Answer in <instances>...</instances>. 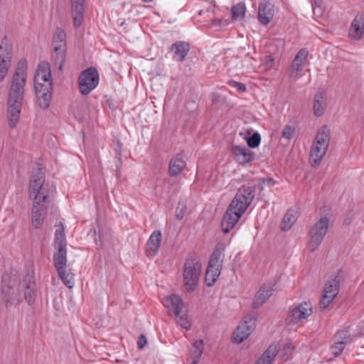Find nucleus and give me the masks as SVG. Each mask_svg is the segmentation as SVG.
I'll use <instances>...</instances> for the list:
<instances>
[{"label": "nucleus", "mask_w": 364, "mask_h": 364, "mask_svg": "<svg viewBox=\"0 0 364 364\" xmlns=\"http://www.w3.org/2000/svg\"><path fill=\"white\" fill-rule=\"evenodd\" d=\"M53 193L54 188L48 183H45V176L41 168H33L28 186V196L33 200L31 208V225L33 228H40L43 225Z\"/></svg>", "instance_id": "obj_1"}, {"label": "nucleus", "mask_w": 364, "mask_h": 364, "mask_svg": "<svg viewBox=\"0 0 364 364\" xmlns=\"http://www.w3.org/2000/svg\"><path fill=\"white\" fill-rule=\"evenodd\" d=\"M255 191V186L243 185L240 188L223 217L221 228L224 233H228L235 226L252 203Z\"/></svg>", "instance_id": "obj_2"}, {"label": "nucleus", "mask_w": 364, "mask_h": 364, "mask_svg": "<svg viewBox=\"0 0 364 364\" xmlns=\"http://www.w3.org/2000/svg\"><path fill=\"white\" fill-rule=\"evenodd\" d=\"M55 248L57 250L53 255L54 266L58 272L59 278L63 284L71 289L75 284L74 274L72 272H67V250L65 229L60 222L55 232Z\"/></svg>", "instance_id": "obj_3"}, {"label": "nucleus", "mask_w": 364, "mask_h": 364, "mask_svg": "<svg viewBox=\"0 0 364 364\" xmlns=\"http://www.w3.org/2000/svg\"><path fill=\"white\" fill-rule=\"evenodd\" d=\"M329 141L330 130L326 126H323L318 130L310 151L309 163L312 166L320 164L328 149Z\"/></svg>", "instance_id": "obj_4"}, {"label": "nucleus", "mask_w": 364, "mask_h": 364, "mask_svg": "<svg viewBox=\"0 0 364 364\" xmlns=\"http://www.w3.org/2000/svg\"><path fill=\"white\" fill-rule=\"evenodd\" d=\"M202 270L201 263L192 257H188L183 270V282L186 290L194 291L198 287Z\"/></svg>", "instance_id": "obj_5"}, {"label": "nucleus", "mask_w": 364, "mask_h": 364, "mask_svg": "<svg viewBox=\"0 0 364 364\" xmlns=\"http://www.w3.org/2000/svg\"><path fill=\"white\" fill-rule=\"evenodd\" d=\"M26 78L27 61L25 59H21L12 77L8 96L23 98Z\"/></svg>", "instance_id": "obj_6"}, {"label": "nucleus", "mask_w": 364, "mask_h": 364, "mask_svg": "<svg viewBox=\"0 0 364 364\" xmlns=\"http://www.w3.org/2000/svg\"><path fill=\"white\" fill-rule=\"evenodd\" d=\"M16 284L14 275L4 274L2 276L1 301L7 309L12 305L19 304L21 301L20 292L18 289H15Z\"/></svg>", "instance_id": "obj_7"}, {"label": "nucleus", "mask_w": 364, "mask_h": 364, "mask_svg": "<svg viewBox=\"0 0 364 364\" xmlns=\"http://www.w3.org/2000/svg\"><path fill=\"white\" fill-rule=\"evenodd\" d=\"M329 228V219L321 217L310 229L308 236V247L311 252L316 251L322 243Z\"/></svg>", "instance_id": "obj_8"}, {"label": "nucleus", "mask_w": 364, "mask_h": 364, "mask_svg": "<svg viewBox=\"0 0 364 364\" xmlns=\"http://www.w3.org/2000/svg\"><path fill=\"white\" fill-rule=\"evenodd\" d=\"M99 83V73L96 68L89 67L82 71L78 78L80 92L83 95L91 92Z\"/></svg>", "instance_id": "obj_9"}, {"label": "nucleus", "mask_w": 364, "mask_h": 364, "mask_svg": "<svg viewBox=\"0 0 364 364\" xmlns=\"http://www.w3.org/2000/svg\"><path fill=\"white\" fill-rule=\"evenodd\" d=\"M12 48L6 36H4L0 44V82L3 81L8 73L11 63Z\"/></svg>", "instance_id": "obj_10"}, {"label": "nucleus", "mask_w": 364, "mask_h": 364, "mask_svg": "<svg viewBox=\"0 0 364 364\" xmlns=\"http://www.w3.org/2000/svg\"><path fill=\"white\" fill-rule=\"evenodd\" d=\"M23 98H15L8 96V124L11 128L16 127L18 122L19 116L23 106Z\"/></svg>", "instance_id": "obj_11"}, {"label": "nucleus", "mask_w": 364, "mask_h": 364, "mask_svg": "<svg viewBox=\"0 0 364 364\" xmlns=\"http://www.w3.org/2000/svg\"><path fill=\"white\" fill-rule=\"evenodd\" d=\"M255 328V319L252 318H245L232 334V341L235 343H240L248 338Z\"/></svg>", "instance_id": "obj_12"}, {"label": "nucleus", "mask_w": 364, "mask_h": 364, "mask_svg": "<svg viewBox=\"0 0 364 364\" xmlns=\"http://www.w3.org/2000/svg\"><path fill=\"white\" fill-rule=\"evenodd\" d=\"M33 81L34 87L38 85L46 87L50 83L53 87V78L51 75L50 65L49 63L42 61L38 64Z\"/></svg>", "instance_id": "obj_13"}, {"label": "nucleus", "mask_w": 364, "mask_h": 364, "mask_svg": "<svg viewBox=\"0 0 364 364\" xmlns=\"http://www.w3.org/2000/svg\"><path fill=\"white\" fill-rule=\"evenodd\" d=\"M312 314L310 303L304 302L292 309L288 314L287 321L289 324L296 323Z\"/></svg>", "instance_id": "obj_14"}, {"label": "nucleus", "mask_w": 364, "mask_h": 364, "mask_svg": "<svg viewBox=\"0 0 364 364\" xmlns=\"http://www.w3.org/2000/svg\"><path fill=\"white\" fill-rule=\"evenodd\" d=\"M34 90L38 106L43 109L48 108L52 99L53 87L51 84L50 83L46 87L38 85Z\"/></svg>", "instance_id": "obj_15"}, {"label": "nucleus", "mask_w": 364, "mask_h": 364, "mask_svg": "<svg viewBox=\"0 0 364 364\" xmlns=\"http://www.w3.org/2000/svg\"><path fill=\"white\" fill-rule=\"evenodd\" d=\"M334 344L331 346V352L335 356L341 354L346 346L352 341V337L347 330L338 332L334 336Z\"/></svg>", "instance_id": "obj_16"}, {"label": "nucleus", "mask_w": 364, "mask_h": 364, "mask_svg": "<svg viewBox=\"0 0 364 364\" xmlns=\"http://www.w3.org/2000/svg\"><path fill=\"white\" fill-rule=\"evenodd\" d=\"M164 306L168 309L170 315L178 316L183 307V302L181 298L176 295L172 294L166 296L163 299Z\"/></svg>", "instance_id": "obj_17"}, {"label": "nucleus", "mask_w": 364, "mask_h": 364, "mask_svg": "<svg viewBox=\"0 0 364 364\" xmlns=\"http://www.w3.org/2000/svg\"><path fill=\"white\" fill-rule=\"evenodd\" d=\"M231 152L235 156V160L242 165H245L252 161L255 157V154L245 146L233 145Z\"/></svg>", "instance_id": "obj_18"}, {"label": "nucleus", "mask_w": 364, "mask_h": 364, "mask_svg": "<svg viewBox=\"0 0 364 364\" xmlns=\"http://www.w3.org/2000/svg\"><path fill=\"white\" fill-rule=\"evenodd\" d=\"M169 50L173 52V58L176 61L182 62L190 50V44L186 41H176L169 47Z\"/></svg>", "instance_id": "obj_19"}, {"label": "nucleus", "mask_w": 364, "mask_h": 364, "mask_svg": "<svg viewBox=\"0 0 364 364\" xmlns=\"http://www.w3.org/2000/svg\"><path fill=\"white\" fill-rule=\"evenodd\" d=\"M274 15V5L269 1L260 3L258 9V18L263 25H267Z\"/></svg>", "instance_id": "obj_20"}, {"label": "nucleus", "mask_w": 364, "mask_h": 364, "mask_svg": "<svg viewBox=\"0 0 364 364\" xmlns=\"http://www.w3.org/2000/svg\"><path fill=\"white\" fill-rule=\"evenodd\" d=\"M341 281V274L340 272L331 275L325 284L323 293L336 297L340 290Z\"/></svg>", "instance_id": "obj_21"}, {"label": "nucleus", "mask_w": 364, "mask_h": 364, "mask_svg": "<svg viewBox=\"0 0 364 364\" xmlns=\"http://www.w3.org/2000/svg\"><path fill=\"white\" fill-rule=\"evenodd\" d=\"M308 56V51L306 49H301L295 56L291 66L290 77L295 80L299 77L298 72L302 70Z\"/></svg>", "instance_id": "obj_22"}, {"label": "nucleus", "mask_w": 364, "mask_h": 364, "mask_svg": "<svg viewBox=\"0 0 364 364\" xmlns=\"http://www.w3.org/2000/svg\"><path fill=\"white\" fill-rule=\"evenodd\" d=\"M273 291V286L271 284H263L261 286L252 301V307L257 309L262 306L272 296Z\"/></svg>", "instance_id": "obj_23"}, {"label": "nucleus", "mask_w": 364, "mask_h": 364, "mask_svg": "<svg viewBox=\"0 0 364 364\" xmlns=\"http://www.w3.org/2000/svg\"><path fill=\"white\" fill-rule=\"evenodd\" d=\"M85 0H71L73 25L75 28L81 26L85 11Z\"/></svg>", "instance_id": "obj_24"}, {"label": "nucleus", "mask_w": 364, "mask_h": 364, "mask_svg": "<svg viewBox=\"0 0 364 364\" xmlns=\"http://www.w3.org/2000/svg\"><path fill=\"white\" fill-rule=\"evenodd\" d=\"M161 242V232L155 230L149 237L146 245V252L148 257H151L157 253Z\"/></svg>", "instance_id": "obj_25"}, {"label": "nucleus", "mask_w": 364, "mask_h": 364, "mask_svg": "<svg viewBox=\"0 0 364 364\" xmlns=\"http://www.w3.org/2000/svg\"><path fill=\"white\" fill-rule=\"evenodd\" d=\"M223 252L224 247L223 245H217L210 256L208 267L221 271L225 257Z\"/></svg>", "instance_id": "obj_26"}, {"label": "nucleus", "mask_w": 364, "mask_h": 364, "mask_svg": "<svg viewBox=\"0 0 364 364\" xmlns=\"http://www.w3.org/2000/svg\"><path fill=\"white\" fill-rule=\"evenodd\" d=\"M364 33V16L358 14L353 21L350 28V36L352 38L358 40Z\"/></svg>", "instance_id": "obj_27"}, {"label": "nucleus", "mask_w": 364, "mask_h": 364, "mask_svg": "<svg viewBox=\"0 0 364 364\" xmlns=\"http://www.w3.org/2000/svg\"><path fill=\"white\" fill-rule=\"evenodd\" d=\"M186 163L179 154L176 155L170 160L168 172L171 176L176 177L178 176L186 168Z\"/></svg>", "instance_id": "obj_28"}, {"label": "nucleus", "mask_w": 364, "mask_h": 364, "mask_svg": "<svg viewBox=\"0 0 364 364\" xmlns=\"http://www.w3.org/2000/svg\"><path fill=\"white\" fill-rule=\"evenodd\" d=\"M66 48L67 47H60V46L53 48L52 63L54 65L58 67V69L60 71L63 70L65 61Z\"/></svg>", "instance_id": "obj_29"}, {"label": "nucleus", "mask_w": 364, "mask_h": 364, "mask_svg": "<svg viewBox=\"0 0 364 364\" xmlns=\"http://www.w3.org/2000/svg\"><path fill=\"white\" fill-rule=\"evenodd\" d=\"M277 354V346L274 345H271L258 358L255 364H272V361Z\"/></svg>", "instance_id": "obj_30"}, {"label": "nucleus", "mask_w": 364, "mask_h": 364, "mask_svg": "<svg viewBox=\"0 0 364 364\" xmlns=\"http://www.w3.org/2000/svg\"><path fill=\"white\" fill-rule=\"evenodd\" d=\"M326 105L324 102V92L318 91L314 97V113L316 116H321L324 113Z\"/></svg>", "instance_id": "obj_31"}, {"label": "nucleus", "mask_w": 364, "mask_h": 364, "mask_svg": "<svg viewBox=\"0 0 364 364\" xmlns=\"http://www.w3.org/2000/svg\"><path fill=\"white\" fill-rule=\"evenodd\" d=\"M58 46H60V47H67L66 33L60 28H58L55 30L53 38V47L54 48Z\"/></svg>", "instance_id": "obj_32"}, {"label": "nucleus", "mask_w": 364, "mask_h": 364, "mask_svg": "<svg viewBox=\"0 0 364 364\" xmlns=\"http://www.w3.org/2000/svg\"><path fill=\"white\" fill-rule=\"evenodd\" d=\"M220 272V270L208 267L205 277V282L207 286L212 287L218 280Z\"/></svg>", "instance_id": "obj_33"}, {"label": "nucleus", "mask_w": 364, "mask_h": 364, "mask_svg": "<svg viewBox=\"0 0 364 364\" xmlns=\"http://www.w3.org/2000/svg\"><path fill=\"white\" fill-rule=\"evenodd\" d=\"M296 222V218L294 212L293 210H288L284 215L281 225V229L282 231H287L291 228V227Z\"/></svg>", "instance_id": "obj_34"}, {"label": "nucleus", "mask_w": 364, "mask_h": 364, "mask_svg": "<svg viewBox=\"0 0 364 364\" xmlns=\"http://www.w3.org/2000/svg\"><path fill=\"white\" fill-rule=\"evenodd\" d=\"M294 350V346L291 343H285L282 348L277 350L279 355L284 360H287L291 357Z\"/></svg>", "instance_id": "obj_35"}, {"label": "nucleus", "mask_w": 364, "mask_h": 364, "mask_svg": "<svg viewBox=\"0 0 364 364\" xmlns=\"http://www.w3.org/2000/svg\"><path fill=\"white\" fill-rule=\"evenodd\" d=\"M36 279L33 272H28L21 283V287L23 289H29L31 287L36 286Z\"/></svg>", "instance_id": "obj_36"}, {"label": "nucleus", "mask_w": 364, "mask_h": 364, "mask_svg": "<svg viewBox=\"0 0 364 364\" xmlns=\"http://www.w3.org/2000/svg\"><path fill=\"white\" fill-rule=\"evenodd\" d=\"M245 5L243 3H239L232 8V18L233 20H238L242 18L245 13Z\"/></svg>", "instance_id": "obj_37"}, {"label": "nucleus", "mask_w": 364, "mask_h": 364, "mask_svg": "<svg viewBox=\"0 0 364 364\" xmlns=\"http://www.w3.org/2000/svg\"><path fill=\"white\" fill-rule=\"evenodd\" d=\"M23 290L24 291L25 300L29 305L32 304L35 301L36 297V285Z\"/></svg>", "instance_id": "obj_38"}, {"label": "nucleus", "mask_w": 364, "mask_h": 364, "mask_svg": "<svg viewBox=\"0 0 364 364\" xmlns=\"http://www.w3.org/2000/svg\"><path fill=\"white\" fill-rule=\"evenodd\" d=\"M336 297L323 294L319 303H318V307L321 310H325L328 308L330 304L333 301Z\"/></svg>", "instance_id": "obj_39"}, {"label": "nucleus", "mask_w": 364, "mask_h": 364, "mask_svg": "<svg viewBox=\"0 0 364 364\" xmlns=\"http://www.w3.org/2000/svg\"><path fill=\"white\" fill-rule=\"evenodd\" d=\"M261 141V136L258 132H255L252 136L247 139V143L249 147L256 148Z\"/></svg>", "instance_id": "obj_40"}, {"label": "nucleus", "mask_w": 364, "mask_h": 364, "mask_svg": "<svg viewBox=\"0 0 364 364\" xmlns=\"http://www.w3.org/2000/svg\"><path fill=\"white\" fill-rule=\"evenodd\" d=\"M105 241V235L101 228H98L97 232L95 231V242L96 243L97 248H102L103 244Z\"/></svg>", "instance_id": "obj_41"}, {"label": "nucleus", "mask_w": 364, "mask_h": 364, "mask_svg": "<svg viewBox=\"0 0 364 364\" xmlns=\"http://www.w3.org/2000/svg\"><path fill=\"white\" fill-rule=\"evenodd\" d=\"M203 341L200 339L196 341L193 346V353L198 359H200L203 351Z\"/></svg>", "instance_id": "obj_42"}, {"label": "nucleus", "mask_w": 364, "mask_h": 364, "mask_svg": "<svg viewBox=\"0 0 364 364\" xmlns=\"http://www.w3.org/2000/svg\"><path fill=\"white\" fill-rule=\"evenodd\" d=\"M186 212V205L181 202L178 203V205L176 209V216L178 220H182Z\"/></svg>", "instance_id": "obj_43"}, {"label": "nucleus", "mask_w": 364, "mask_h": 364, "mask_svg": "<svg viewBox=\"0 0 364 364\" xmlns=\"http://www.w3.org/2000/svg\"><path fill=\"white\" fill-rule=\"evenodd\" d=\"M122 144L121 142L117 141L116 148H115V153L118 159V162L116 164L117 168L119 169L122 166Z\"/></svg>", "instance_id": "obj_44"}, {"label": "nucleus", "mask_w": 364, "mask_h": 364, "mask_svg": "<svg viewBox=\"0 0 364 364\" xmlns=\"http://www.w3.org/2000/svg\"><path fill=\"white\" fill-rule=\"evenodd\" d=\"M228 84L230 86L235 87L237 88V91L240 92H244L246 91V86L245 84L239 82H236L235 80H230L228 81Z\"/></svg>", "instance_id": "obj_45"}, {"label": "nucleus", "mask_w": 364, "mask_h": 364, "mask_svg": "<svg viewBox=\"0 0 364 364\" xmlns=\"http://www.w3.org/2000/svg\"><path fill=\"white\" fill-rule=\"evenodd\" d=\"M294 132V129L290 125H286L282 132V137L290 139L293 136Z\"/></svg>", "instance_id": "obj_46"}, {"label": "nucleus", "mask_w": 364, "mask_h": 364, "mask_svg": "<svg viewBox=\"0 0 364 364\" xmlns=\"http://www.w3.org/2000/svg\"><path fill=\"white\" fill-rule=\"evenodd\" d=\"M178 317V320L177 322L178 324H180L182 327H183L186 329H189L191 328V323L186 316H180L179 315Z\"/></svg>", "instance_id": "obj_47"}, {"label": "nucleus", "mask_w": 364, "mask_h": 364, "mask_svg": "<svg viewBox=\"0 0 364 364\" xmlns=\"http://www.w3.org/2000/svg\"><path fill=\"white\" fill-rule=\"evenodd\" d=\"M146 342H147V341H146V336L143 334L140 335L138 342H137L138 348L139 349L144 348V347L146 344Z\"/></svg>", "instance_id": "obj_48"}, {"label": "nucleus", "mask_w": 364, "mask_h": 364, "mask_svg": "<svg viewBox=\"0 0 364 364\" xmlns=\"http://www.w3.org/2000/svg\"><path fill=\"white\" fill-rule=\"evenodd\" d=\"M264 63L268 67H271L274 62V58L271 55H267L264 59Z\"/></svg>", "instance_id": "obj_49"}, {"label": "nucleus", "mask_w": 364, "mask_h": 364, "mask_svg": "<svg viewBox=\"0 0 364 364\" xmlns=\"http://www.w3.org/2000/svg\"><path fill=\"white\" fill-rule=\"evenodd\" d=\"M200 359H198L196 357L193 359L192 364H198Z\"/></svg>", "instance_id": "obj_50"}, {"label": "nucleus", "mask_w": 364, "mask_h": 364, "mask_svg": "<svg viewBox=\"0 0 364 364\" xmlns=\"http://www.w3.org/2000/svg\"><path fill=\"white\" fill-rule=\"evenodd\" d=\"M266 181H267L268 183H272V184L274 183V181H273V179H272V178H267V179H266Z\"/></svg>", "instance_id": "obj_51"}, {"label": "nucleus", "mask_w": 364, "mask_h": 364, "mask_svg": "<svg viewBox=\"0 0 364 364\" xmlns=\"http://www.w3.org/2000/svg\"><path fill=\"white\" fill-rule=\"evenodd\" d=\"M141 1L145 3H150V2L153 1L154 0H141Z\"/></svg>", "instance_id": "obj_52"}]
</instances>
